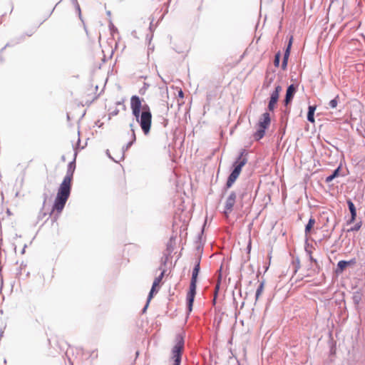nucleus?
<instances>
[{
    "label": "nucleus",
    "mask_w": 365,
    "mask_h": 365,
    "mask_svg": "<svg viewBox=\"0 0 365 365\" xmlns=\"http://www.w3.org/2000/svg\"><path fill=\"white\" fill-rule=\"evenodd\" d=\"M349 264V262L345 260H341L337 264V270L336 272H342L348 265Z\"/></svg>",
    "instance_id": "aec40b11"
},
{
    "label": "nucleus",
    "mask_w": 365,
    "mask_h": 365,
    "mask_svg": "<svg viewBox=\"0 0 365 365\" xmlns=\"http://www.w3.org/2000/svg\"><path fill=\"white\" fill-rule=\"evenodd\" d=\"M106 154L108 155V156L110 159H112V160H114L115 162H118L117 160H114V159H113V158L110 155V154H109V150H107V151H106Z\"/></svg>",
    "instance_id": "72a5a7b5"
},
{
    "label": "nucleus",
    "mask_w": 365,
    "mask_h": 365,
    "mask_svg": "<svg viewBox=\"0 0 365 365\" xmlns=\"http://www.w3.org/2000/svg\"><path fill=\"white\" fill-rule=\"evenodd\" d=\"M72 3L73 4V5L75 6L76 7V9L78 14V16L79 17H81V8H80V6L77 1V0H71Z\"/></svg>",
    "instance_id": "a878e982"
},
{
    "label": "nucleus",
    "mask_w": 365,
    "mask_h": 365,
    "mask_svg": "<svg viewBox=\"0 0 365 365\" xmlns=\"http://www.w3.org/2000/svg\"><path fill=\"white\" fill-rule=\"evenodd\" d=\"M309 255V259L311 261H313V262H316L317 260L313 258V257L311 255V252H308Z\"/></svg>",
    "instance_id": "473e14b6"
},
{
    "label": "nucleus",
    "mask_w": 365,
    "mask_h": 365,
    "mask_svg": "<svg viewBox=\"0 0 365 365\" xmlns=\"http://www.w3.org/2000/svg\"><path fill=\"white\" fill-rule=\"evenodd\" d=\"M26 248V245H25L24 248H23V250H22V251H21V254H24Z\"/></svg>",
    "instance_id": "f704fd0d"
},
{
    "label": "nucleus",
    "mask_w": 365,
    "mask_h": 365,
    "mask_svg": "<svg viewBox=\"0 0 365 365\" xmlns=\"http://www.w3.org/2000/svg\"><path fill=\"white\" fill-rule=\"evenodd\" d=\"M195 265H197L198 267H200V257L197 258L195 260Z\"/></svg>",
    "instance_id": "7c9ffc66"
},
{
    "label": "nucleus",
    "mask_w": 365,
    "mask_h": 365,
    "mask_svg": "<svg viewBox=\"0 0 365 365\" xmlns=\"http://www.w3.org/2000/svg\"><path fill=\"white\" fill-rule=\"evenodd\" d=\"M245 154V150H243L240 155L238 156L237 159L233 164L234 169L231 172L232 175H235L237 178L239 177L242 167L247 163V159L246 158H244L243 155Z\"/></svg>",
    "instance_id": "39448f33"
},
{
    "label": "nucleus",
    "mask_w": 365,
    "mask_h": 365,
    "mask_svg": "<svg viewBox=\"0 0 365 365\" xmlns=\"http://www.w3.org/2000/svg\"><path fill=\"white\" fill-rule=\"evenodd\" d=\"M237 179V178L236 177H235L234 175L230 173L227 178V182H226V188H230V187H232V185H233V183L235 182V180Z\"/></svg>",
    "instance_id": "4be33fe9"
},
{
    "label": "nucleus",
    "mask_w": 365,
    "mask_h": 365,
    "mask_svg": "<svg viewBox=\"0 0 365 365\" xmlns=\"http://www.w3.org/2000/svg\"><path fill=\"white\" fill-rule=\"evenodd\" d=\"M340 169V166L335 169L330 175L326 178L325 182L327 183L331 182L334 178L338 177L339 175Z\"/></svg>",
    "instance_id": "a211bd4d"
},
{
    "label": "nucleus",
    "mask_w": 365,
    "mask_h": 365,
    "mask_svg": "<svg viewBox=\"0 0 365 365\" xmlns=\"http://www.w3.org/2000/svg\"><path fill=\"white\" fill-rule=\"evenodd\" d=\"M130 108L143 133L145 135H148L150 133L152 122V113L149 106L147 103L143 104L139 96H133L130 98Z\"/></svg>",
    "instance_id": "f257e3e1"
},
{
    "label": "nucleus",
    "mask_w": 365,
    "mask_h": 365,
    "mask_svg": "<svg viewBox=\"0 0 365 365\" xmlns=\"http://www.w3.org/2000/svg\"><path fill=\"white\" fill-rule=\"evenodd\" d=\"M118 110H115V111H114V112L113 113V115H117V114H118Z\"/></svg>",
    "instance_id": "c9c22d12"
},
{
    "label": "nucleus",
    "mask_w": 365,
    "mask_h": 365,
    "mask_svg": "<svg viewBox=\"0 0 365 365\" xmlns=\"http://www.w3.org/2000/svg\"><path fill=\"white\" fill-rule=\"evenodd\" d=\"M245 154V150H243L240 155L238 156L237 159L233 164L234 169L231 172L232 175H235L237 178L239 177L242 167L247 163V159L246 158H244L243 155Z\"/></svg>",
    "instance_id": "0eeeda50"
},
{
    "label": "nucleus",
    "mask_w": 365,
    "mask_h": 365,
    "mask_svg": "<svg viewBox=\"0 0 365 365\" xmlns=\"http://www.w3.org/2000/svg\"><path fill=\"white\" fill-rule=\"evenodd\" d=\"M164 274H165V270H163L160 273V274L156 277L155 279H154V282L153 283V285H152V287H151V289L150 291V293L148 294V302L150 301V299H152L153 296V294L155 292H157L158 291L155 289V287H157V286H158V284L160 283L163 276H164Z\"/></svg>",
    "instance_id": "9b49d317"
},
{
    "label": "nucleus",
    "mask_w": 365,
    "mask_h": 365,
    "mask_svg": "<svg viewBox=\"0 0 365 365\" xmlns=\"http://www.w3.org/2000/svg\"><path fill=\"white\" fill-rule=\"evenodd\" d=\"M339 103V96H335V98L332 100H331L329 102V107L330 108H336Z\"/></svg>",
    "instance_id": "5701e85b"
},
{
    "label": "nucleus",
    "mask_w": 365,
    "mask_h": 365,
    "mask_svg": "<svg viewBox=\"0 0 365 365\" xmlns=\"http://www.w3.org/2000/svg\"><path fill=\"white\" fill-rule=\"evenodd\" d=\"M124 158V155H123L120 158V159H123Z\"/></svg>",
    "instance_id": "a19ab883"
},
{
    "label": "nucleus",
    "mask_w": 365,
    "mask_h": 365,
    "mask_svg": "<svg viewBox=\"0 0 365 365\" xmlns=\"http://www.w3.org/2000/svg\"><path fill=\"white\" fill-rule=\"evenodd\" d=\"M361 227V222L356 223L354 227H351L348 231H358Z\"/></svg>",
    "instance_id": "bb28decb"
},
{
    "label": "nucleus",
    "mask_w": 365,
    "mask_h": 365,
    "mask_svg": "<svg viewBox=\"0 0 365 365\" xmlns=\"http://www.w3.org/2000/svg\"><path fill=\"white\" fill-rule=\"evenodd\" d=\"M46 198H47V196L46 195H45V198H44V201H43V205L45 204L46 201Z\"/></svg>",
    "instance_id": "e433bc0d"
},
{
    "label": "nucleus",
    "mask_w": 365,
    "mask_h": 365,
    "mask_svg": "<svg viewBox=\"0 0 365 365\" xmlns=\"http://www.w3.org/2000/svg\"><path fill=\"white\" fill-rule=\"evenodd\" d=\"M314 224H315V220L313 217H311L309 220L308 223L305 226L304 232H305L306 235H307L308 233L310 232V231H311V230H312V227L314 226Z\"/></svg>",
    "instance_id": "412c9836"
},
{
    "label": "nucleus",
    "mask_w": 365,
    "mask_h": 365,
    "mask_svg": "<svg viewBox=\"0 0 365 365\" xmlns=\"http://www.w3.org/2000/svg\"><path fill=\"white\" fill-rule=\"evenodd\" d=\"M153 50V47H150V48H148V50Z\"/></svg>",
    "instance_id": "4c0bfd02"
},
{
    "label": "nucleus",
    "mask_w": 365,
    "mask_h": 365,
    "mask_svg": "<svg viewBox=\"0 0 365 365\" xmlns=\"http://www.w3.org/2000/svg\"><path fill=\"white\" fill-rule=\"evenodd\" d=\"M77 155V152L76 151L75 152V157Z\"/></svg>",
    "instance_id": "79ce46f5"
},
{
    "label": "nucleus",
    "mask_w": 365,
    "mask_h": 365,
    "mask_svg": "<svg viewBox=\"0 0 365 365\" xmlns=\"http://www.w3.org/2000/svg\"><path fill=\"white\" fill-rule=\"evenodd\" d=\"M280 56H281V53L280 51H278L276 54H275V56H274V64L276 67H278L279 66V62H280Z\"/></svg>",
    "instance_id": "393cba45"
},
{
    "label": "nucleus",
    "mask_w": 365,
    "mask_h": 365,
    "mask_svg": "<svg viewBox=\"0 0 365 365\" xmlns=\"http://www.w3.org/2000/svg\"><path fill=\"white\" fill-rule=\"evenodd\" d=\"M360 300H361V297L359 294H355L354 296V301L356 304H358Z\"/></svg>",
    "instance_id": "c85d7f7f"
},
{
    "label": "nucleus",
    "mask_w": 365,
    "mask_h": 365,
    "mask_svg": "<svg viewBox=\"0 0 365 365\" xmlns=\"http://www.w3.org/2000/svg\"><path fill=\"white\" fill-rule=\"evenodd\" d=\"M238 365H242L240 363H238Z\"/></svg>",
    "instance_id": "37998d69"
},
{
    "label": "nucleus",
    "mask_w": 365,
    "mask_h": 365,
    "mask_svg": "<svg viewBox=\"0 0 365 365\" xmlns=\"http://www.w3.org/2000/svg\"><path fill=\"white\" fill-rule=\"evenodd\" d=\"M75 160L76 158H74L73 160L70 162L68 165L66 174L58 190L52 211L56 210L58 212H61L70 196L71 190V181L76 169Z\"/></svg>",
    "instance_id": "f03ea898"
},
{
    "label": "nucleus",
    "mask_w": 365,
    "mask_h": 365,
    "mask_svg": "<svg viewBox=\"0 0 365 365\" xmlns=\"http://www.w3.org/2000/svg\"><path fill=\"white\" fill-rule=\"evenodd\" d=\"M266 128L259 127L257 131L253 134V138L255 140H259L262 139L265 134Z\"/></svg>",
    "instance_id": "2eb2a0df"
},
{
    "label": "nucleus",
    "mask_w": 365,
    "mask_h": 365,
    "mask_svg": "<svg viewBox=\"0 0 365 365\" xmlns=\"http://www.w3.org/2000/svg\"><path fill=\"white\" fill-rule=\"evenodd\" d=\"M130 130L132 132V140L130 142H128L125 146H124L123 148V152L125 151V150H128L133 144V143L136 140L135 133V130L133 129V123L130 124Z\"/></svg>",
    "instance_id": "dca6fc26"
},
{
    "label": "nucleus",
    "mask_w": 365,
    "mask_h": 365,
    "mask_svg": "<svg viewBox=\"0 0 365 365\" xmlns=\"http://www.w3.org/2000/svg\"><path fill=\"white\" fill-rule=\"evenodd\" d=\"M237 194L235 192L232 191L227 196L225 203V210L223 213L226 217H228L230 213L233 210L234 205L236 202Z\"/></svg>",
    "instance_id": "6e6552de"
},
{
    "label": "nucleus",
    "mask_w": 365,
    "mask_h": 365,
    "mask_svg": "<svg viewBox=\"0 0 365 365\" xmlns=\"http://www.w3.org/2000/svg\"><path fill=\"white\" fill-rule=\"evenodd\" d=\"M297 92V86L294 84H291L287 87L285 98H284V104L287 106L292 101L295 93Z\"/></svg>",
    "instance_id": "9d476101"
},
{
    "label": "nucleus",
    "mask_w": 365,
    "mask_h": 365,
    "mask_svg": "<svg viewBox=\"0 0 365 365\" xmlns=\"http://www.w3.org/2000/svg\"><path fill=\"white\" fill-rule=\"evenodd\" d=\"M299 267H300L299 259L297 258L296 259V264H294V273H296L297 272V270L299 269Z\"/></svg>",
    "instance_id": "cd10ccee"
},
{
    "label": "nucleus",
    "mask_w": 365,
    "mask_h": 365,
    "mask_svg": "<svg viewBox=\"0 0 365 365\" xmlns=\"http://www.w3.org/2000/svg\"><path fill=\"white\" fill-rule=\"evenodd\" d=\"M282 91V86L278 85L275 87L274 91L270 95L269 101L268 103L267 108L269 111H272L274 108L275 104L277 103L279 99V93Z\"/></svg>",
    "instance_id": "1a4fd4ad"
},
{
    "label": "nucleus",
    "mask_w": 365,
    "mask_h": 365,
    "mask_svg": "<svg viewBox=\"0 0 365 365\" xmlns=\"http://www.w3.org/2000/svg\"><path fill=\"white\" fill-rule=\"evenodd\" d=\"M153 50V47H150V48H148V50Z\"/></svg>",
    "instance_id": "58836bf2"
},
{
    "label": "nucleus",
    "mask_w": 365,
    "mask_h": 365,
    "mask_svg": "<svg viewBox=\"0 0 365 365\" xmlns=\"http://www.w3.org/2000/svg\"><path fill=\"white\" fill-rule=\"evenodd\" d=\"M270 121L271 118L269 113L268 112H265L262 115L259 120V123L257 124L258 127H262L263 128L267 129L270 124Z\"/></svg>",
    "instance_id": "f8f14e48"
},
{
    "label": "nucleus",
    "mask_w": 365,
    "mask_h": 365,
    "mask_svg": "<svg viewBox=\"0 0 365 365\" xmlns=\"http://www.w3.org/2000/svg\"><path fill=\"white\" fill-rule=\"evenodd\" d=\"M200 270V267L195 265L192 272V277L190 284L189 292L187 294V307L188 312L192 310V305L196 294V287L197 276Z\"/></svg>",
    "instance_id": "7ed1b4c3"
},
{
    "label": "nucleus",
    "mask_w": 365,
    "mask_h": 365,
    "mask_svg": "<svg viewBox=\"0 0 365 365\" xmlns=\"http://www.w3.org/2000/svg\"><path fill=\"white\" fill-rule=\"evenodd\" d=\"M316 110V107L314 106H309L308 108V113H307V120L314 123V112Z\"/></svg>",
    "instance_id": "f3484780"
},
{
    "label": "nucleus",
    "mask_w": 365,
    "mask_h": 365,
    "mask_svg": "<svg viewBox=\"0 0 365 365\" xmlns=\"http://www.w3.org/2000/svg\"><path fill=\"white\" fill-rule=\"evenodd\" d=\"M178 96H179L180 98H183L184 94H183V92H182V90H180V91H179V92H178Z\"/></svg>",
    "instance_id": "2f4dec72"
},
{
    "label": "nucleus",
    "mask_w": 365,
    "mask_h": 365,
    "mask_svg": "<svg viewBox=\"0 0 365 365\" xmlns=\"http://www.w3.org/2000/svg\"><path fill=\"white\" fill-rule=\"evenodd\" d=\"M263 289H264V283L262 282L260 283V284L258 286L257 289V291H256V294H255V298H256V300L258 299V298L259 297V296L261 295V294L263 292Z\"/></svg>",
    "instance_id": "b1692460"
},
{
    "label": "nucleus",
    "mask_w": 365,
    "mask_h": 365,
    "mask_svg": "<svg viewBox=\"0 0 365 365\" xmlns=\"http://www.w3.org/2000/svg\"><path fill=\"white\" fill-rule=\"evenodd\" d=\"M219 272H220V274H219V276H218L217 284H216L215 287V294H214L213 304H215L216 298H217V293L219 292L220 287L221 278H222L221 273H220L221 268L220 269Z\"/></svg>",
    "instance_id": "6ab92c4d"
},
{
    "label": "nucleus",
    "mask_w": 365,
    "mask_h": 365,
    "mask_svg": "<svg viewBox=\"0 0 365 365\" xmlns=\"http://www.w3.org/2000/svg\"><path fill=\"white\" fill-rule=\"evenodd\" d=\"M347 205L351 213V219L347 222L348 224H351L356 220V210L354 204L351 200H347Z\"/></svg>",
    "instance_id": "4468645a"
},
{
    "label": "nucleus",
    "mask_w": 365,
    "mask_h": 365,
    "mask_svg": "<svg viewBox=\"0 0 365 365\" xmlns=\"http://www.w3.org/2000/svg\"><path fill=\"white\" fill-rule=\"evenodd\" d=\"M292 43V37L290 38L287 47L284 51V57L282 63V69L285 70L287 66L288 58L290 53V49Z\"/></svg>",
    "instance_id": "ddd939ff"
},
{
    "label": "nucleus",
    "mask_w": 365,
    "mask_h": 365,
    "mask_svg": "<svg viewBox=\"0 0 365 365\" xmlns=\"http://www.w3.org/2000/svg\"><path fill=\"white\" fill-rule=\"evenodd\" d=\"M149 302H148V300H147V303H146L145 306L143 307V310H142V312H143V313H145V311H146V309H147V308H148V307Z\"/></svg>",
    "instance_id": "c756f323"
},
{
    "label": "nucleus",
    "mask_w": 365,
    "mask_h": 365,
    "mask_svg": "<svg viewBox=\"0 0 365 365\" xmlns=\"http://www.w3.org/2000/svg\"><path fill=\"white\" fill-rule=\"evenodd\" d=\"M184 339L181 334H178L175 337V344L172 349L171 359L173 360V365H180L182 355L184 350Z\"/></svg>",
    "instance_id": "20e7f679"
},
{
    "label": "nucleus",
    "mask_w": 365,
    "mask_h": 365,
    "mask_svg": "<svg viewBox=\"0 0 365 365\" xmlns=\"http://www.w3.org/2000/svg\"><path fill=\"white\" fill-rule=\"evenodd\" d=\"M153 50V47H150V48H148V50Z\"/></svg>",
    "instance_id": "ea45409f"
},
{
    "label": "nucleus",
    "mask_w": 365,
    "mask_h": 365,
    "mask_svg": "<svg viewBox=\"0 0 365 365\" xmlns=\"http://www.w3.org/2000/svg\"><path fill=\"white\" fill-rule=\"evenodd\" d=\"M245 154V150H243L240 155L238 156L237 159L233 164L234 169L231 172L232 175H235L237 178L239 177L242 167L247 163V159L246 158H244L243 155Z\"/></svg>",
    "instance_id": "423d86ee"
}]
</instances>
